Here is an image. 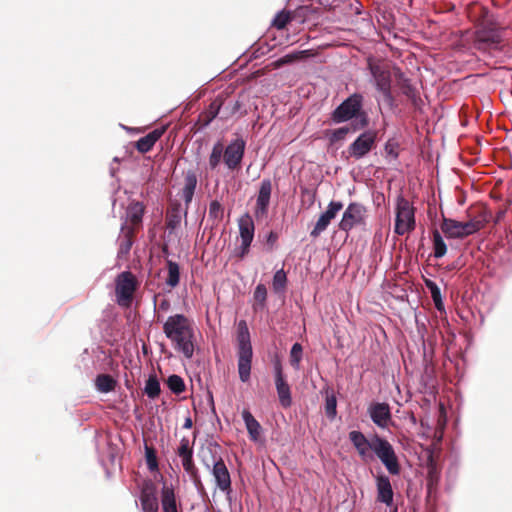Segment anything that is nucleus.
I'll use <instances>...</instances> for the list:
<instances>
[{"mask_svg":"<svg viewBox=\"0 0 512 512\" xmlns=\"http://www.w3.org/2000/svg\"><path fill=\"white\" fill-rule=\"evenodd\" d=\"M163 333L173 348L187 359L194 354V329L192 321L184 314L169 316L163 323Z\"/></svg>","mask_w":512,"mask_h":512,"instance_id":"nucleus-1","label":"nucleus"},{"mask_svg":"<svg viewBox=\"0 0 512 512\" xmlns=\"http://www.w3.org/2000/svg\"><path fill=\"white\" fill-rule=\"evenodd\" d=\"M363 96L354 93L345 99L331 114V120L334 123H343L352 119L356 122L352 124V131L364 129L368 126V115L363 111Z\"/></svg>","mask_w":512,"mask_h":512,"instance_id":"nucleus-2","label":"nucleus"},{"mask_svg":"<svg viewBox=\"0 0 512 512\" xmlns=\"http://www.w3.org/2000/svg\"><path fill=\"white\" fill-rule=\"evenodd\" d=\"M489 220L490 213L485 208H480L477 215L466 222L444 217L440 227L447 238L463 239L484 228Z\"/></svg>","mask_w":512,"mask_h":512,"instance_id":"nucleus-3","label":"nucleus"},{"mask_svg":"<svg viewBox=\"0 0 512 512\" xmlns=\"http://www.w3.org/2000/svg\"><path fill=\"white\" fill-rule=\"evenodd\" d=\"M236 341L238 374L240 380L246 383L251 377L253 349L249 328L245 320L238 322Z\"/></svg>","mask_w":512,"mask_h":512,"instance_id":"nucleus-4","label":"nucleus"},{"mask_svg":"<svg viewBox=\"0 0 512 512\" xmlns=\"http://www.w3.org/2000/svg\"><path fill=\"white\" fill-rule=\"evenodd\" d=\"M139 283L131 271L120 273L115 279L116 302L119 306L129 308L133 302L134 294Z\"/></svg>","mask_w":512,"mask_h":512,"instance_id":"nucleus-5","label":"nucleus"},{"mask_svg":"<svg viewBox=\"0 0 512 512\" xmlns=\"http://www.w3.org/2000/svg\"><path fill=\"white\" fill-rule=\"evenodd\" d=\"M395 212L394 232L401 236L412 232L416 227L415 208L401 195L397 197Z\"/></svg>","mask_w":512,"mask_h":512,"instance_id":"nucleus-6","label":"nucleus"},{"mask_svg":"<svg viewBox=\"0 0 512 512\" xmlns=\"http://www.w3.org/2000/svg\"><path fill=\"white\" fill-rule=\"evenodd\" d=\"M201 462L207 469L212 467V475L215 478L217 487L222 492H231L230 473L222 457L216 456L212 450L209 449V457L203 456Z\"/></svg>","mask_w":512,"mask_h":512,"instance_id":"nucleus-7","label":"nucleus"},{"mask_svg":"<svg viewBox=\"0 0 512 512\" xmlns=\"http://www.w3.org/2000/svg\"><path fill=\"white\" fill-rule=\"evenodd\" d=\"M373 452L380 459L391 475H399L401 467L398 457L390 442L378 435H374Z\"/></svg>","mask_w":512,"mask_h":512,"instance_id":"nucleus-8","label":"nucleus"},{"mask_svg":"<svg viewBox=\"0 0 512 512\" xmlns=\"http://www.w3.org/2000/svg\"><path fill=\"white\" fill-rule=\"evenodd\" d=\"M367 217V208L359 202H352L343 212L342 219L339 222V229L349 232L355 227L365 226Z\"/></svg>","mask_w":512,"mask_h":512,"instance_id":"nucleus-9","label":"nucleus"},{"mask_svg":"<svg viewBox=\"0 0 512 512\" xmlns=\"http://www.w3.org/2000/svg\"><path fill=\"white\" fill-rule=\"evenodd\" d=\"M377 135L376 130H366L360 134L348 147L350 157L358 160L366 156L376 147Z\"/></svg>","mask_w":512,"mask_h":512,"instance_id":"nucleus-10","label":"nucleus"},{"mask_svg":"<svg viewBox=\"0 0 512 512\" xmlns=\"http://www.w3.org/2000/svg\"><path fill=\"white\" fill-rule=\"evenodd\" d=\"M306 10L305 7H299L293 11L283 9L275 15L271 21V27L277 30H284L288 29L289 26L292 27L293 23L301 24L304 22Z\"/></svg>","mask_w":512,"mask_h":512,"instance_id":"nucleus-11","label":"nucleus"},{"mask_svg":"<svg viewBox=\"0 0 512 512\" xmlns=\"http://www.w3.org/2000/svg\"><path fill=\"white\" fill-rule=\"evenodd\" d=\"M274 376H275V386L278 394L279 402L283 408H288L292 404L291 397V389L289 384L287 383L281 361L276 359L274 361Z\"/></svg>","mask_w":512,"mask_h":512,"instance_id":"nucleus-12","label":"nucleus"},{"mask_svg":"<svg viewBox=\"0 0 512 512\" xmlns=\"http://www.w3.org/2000/svg\"><path fill=\"white\" fill-rule=\"evenodd\" d=\"M246 143L242 138L232 141L226 148L223 147V161L230 170L240 167Z\"/></svg>","mask_w":512,"mask_h":512,"instance_id":"nucleus-13","label":"nucleus"},{"mask_svg":"<svg viewBox=\"0 0 512 512\" xmlns=\"http://www.w3.org/2000/svg\"><path fill=\"white\" fill-rule=\"evenodd\" d=\"M140 502L143 512H158L157 488L152 480H145L141 487Z\"/></svg>","mask_w":512,"mask_h":512,"instance_id":"nucleus-14","label":"nucleus"},{"mask_svg":"<svg viewBox=\"0 0 512 512\" xmlns=\"http://www.w3.org/2000/svg\"><path fill=\"white\" fill-rule=\"evenodd\" d=\"M369 70L376 82L377 88L385 95L390 96L391 90V74L390 71L383 66L374 63L373 61H368Z\"/></svg>","mask_w":512,"mask_h":512,"instance_id":"nucleus-15","label":"nucleus"},{"mask_svg":"<svg viewBox=\"0 0 512 512\" xmlns=\"http://www.w3.org/2000/svg\"><path fill=\"white\" fill-rule=\"evenodd\" d=\"M349 439L362 460L373 458L371 451H373L374 436L371 439H367L362 432L353 430L349 432Z\"/></svg>","mask_w":512,"mask_h":512,"instance_id":"nucleus-16","label":"nucleus"},{"mask_svg":"<svg viewBox=\"0 0 512 512\" xmlns=\"http://www.w3.org/2000/svg\"><path fill=\"white\" fill-rule=\"evenodd\" d=\"M290 34H263L258 40V51L261 54H267L279 45H289Z\"/></svg>","mask_w":512,"mask_h":512,"instance_id":"nucleus-17","label":"nucleus"},{"mask_svg":"<svg viewBox=\"0 0 512 512\" xmlns=\"http://www.w3.org/2000/svg\"><path fill=\"white\" fill-rule=\"evenodd\" d=\"M272 192V183L270 179L262 180L260 184V189L258 192L256 206H255V216L257 218L263 217L268 212V207L270 204V197Z\"/></svg>","mask_w":512,"mask_h":512,"instance_id":"nucleus-18","label":"nucleus"},{"mask_svg":"<svg viewBox=\"0 0 512 512\" xmlns=\"http://www.w3.org/2000/svg\"><path fill=\"white\" fill-rule=\"evenodd\" d=\"M368 412L372 421L380 428H386L391 421L390 406L387 403H373Z\"/></svg>","mask_w":512,"mask_h":512,"instance_id":"nucleus-19","label":"nucleus"},{"mask_svg":"<svg viewBox=\"0 0 512 512\" xmlns=\"http://www.w3.org/2000/svg\"><path fill=\"white\" fill-rule=\"evenodd\" d=\"M377 500L381 503L391 506L393 503L394 492L388 476L381 474L376 477Z\"/></svg>","mask_w":512,"mask_h":512,"instance_id":"nucleus-20","label":"nucleus"},{"mask_svg":"<svg viewBox=\"0 0 512 512\" xmlns=\"http://www.w3.org/2000/svg\"><path fill=\"white\" fill-rule=\"evenodd\" d=\"M198 179L197 174L194 170H188L184 174L183 187L181 189V196L184 199L186 211L192 202L196 187H197Z\"/></svg>","mask_w":512,"mask_h":512,"instance_id":"nucleus-21","label":"nucleus"},{"mask_svg":"<svg viewBox=\"0 0 512 512\" xmlns=\"http://www.w3.org/2000/svg\"><path fill=\"white\" fill-rule=\"evenodd\" d=\"M145 212V207L141 202H132L129 204L127 208V219L123 225H127L128 227H133L134 231L137 230L142 225V218Z\"/></svg>","mask_w":512,"mask_h":512,"instance_id":"nucleus-22","label":"nucleus"},{"mask_svg":"<svg viewBox=\"0 0 512 512\" xmlns=\"http://www.w3.org/2000/svg\"><path fill=\"white\" fill-rule=\"evenodd\" d=\"M165 132V128H156L149 132L147 135L141 137L139 140L135 142V148L140 153L149 152L155 143L162 137Z\"/></svg>","mask_w":512,"mask_h":512,"instance_id":"nucleus-23","label":"nucleus"},{"mask_svg":"<svg viewBox=\"0 0 512 512\" xmlns=\"http://www.w3.org/2000/svg\"><path fill=\"white\" fill-rule=\"evenodd\" d=\"M241 242L252 243L254 239L255 225L252 217L246 213L238 220Z\"/></svg>","mask_w":512,"mask_h":512,"instance_id":"nucleus-24","label":"nucleus"},{"mask_svg":"<svg viewBox=\"0 0 512 512\" xmlns=\"http://www.w3.org/2000/svg\"><path fill=\"white\" fill-rule=\"evenodd\" d=\"M316 55V52L313 49H306L301 51L292 52L289 54H286L285 56L279 58L278 60L274 61L271 65L274 68H280L283 65L291 64L295 61H299L305 58L313 57Z\"/></svg>","mask_w":512,"mask_h":512,"instance_id":"nucleus-25","label":"nucleus"},{"mask_svg":"<svg viewBox=\"0 0 512 512\" xmlns=\"http://www.w3.org/2000/svg\"><path fill=\"white\" fill-rule=\"evenodd\" d=\"M475 41L477 49L491 52L498 49L501 42L500 34H477Z\"/></svg>","mask_w":512,"mask_h":512,"instance_id":"nucleus-26","label":"nucleus"},{"mask_svg":"<svg viewBox=\"0 0 512 512\" xmlns=\"http://www.w3.org/2000/svg\"><path fill=\"white\" fill-rule=\"evenodd\" d=\"M136 231H134L133 227H128L127 225H122L121 227V236L120 243L118 249V256H125L130 252V249L133 245V239L135 237Z\"/></svg>","mask_w":512,"mask_h":512,"instance_id":"nucleus-27","label":"nucleus"},{"mask_svg":"<svg viewBox=\"0 0 512 512\" xmlns=\"http://www.w3.org/2000/svg\"><path fill=\"white\" fill-rule=\"evenodd\" d=\"M161 504L163 512H178L176 496L172 486L163 485L161 490Z\"/></svg>","mask_w":512,"mask_h":512,"instance_id":"nucleus-28","label":"nucleus"},{"mask_svg":"<svg viewBox=\"0 0 512 512\" xmlns=\"http://www.w3.org/2000/svg\"><path fill=\"white\" fill-rule=\"evenodd\" d=\"M182 461V466L185 472H187L193 481L194 485L200 489L203 487L202 481L198 472L197 467L195 466L194 460H193V453L188 455L180 456Z\"/></svg>","mask_w":512,"mask_h":512,"instance_id":"nucleus-29","label":"nucleus"},{"mask_svg":"<svg viewBox=\"0 0 512 512\" xmlns=\"http://www.w3.org/2000/svg\"><path fill=\"white\" fill-rule=\"evenodd\" d=\"M242 418L245 422L246 429L250 436V439L257 441L260 438L262 427L260 423L255 419L251 412L247 409L242 411Z\"/></svg>","mask_w":512,"mask_h":512,"instance_id":"nucleus-30","label":"nucleus"},{"mask_svg":"<svg viewBox=\"0 0 512 512\" xmlns=\"http://www.w3.org/2000/svg\"><path fill=\"white\" fill-rule=\"evenodd\" d=\"M181 222V205L180 203L176 202L171 204L167 216H166V225L167 228L174 230L176 227L179 226Z\"/></svg>","mask_w":512,"mask_h":512,"instance_id":"nucleus-31","label":"nucleus"},{"mask_svg":"<svg viewBox=\"0 0 512 512\" xmlns=\"http://www.w3.org/2000/svg\"><path fill=\"white\" fill-rule=\"evenodd\" d=\"M167 270L168 276L166 278V284L169 287L174 288L179 284L180 281L179 265L172 260H167Z\"/></svg>","mask_w":512,"mask_h":512,"instance_id":"nucleus-32","label":"nucleus"},{"mask_svg":"<svg viewBox=\"0 0 512 512\" xmlns=\"http://www.w3.org/2000/svg\"><path fill=\"white\" fill-rule=\"evenodd\" d=\"M222 102L218 99L214 100L208 107V109L200 115L199 120L204 126L208 125L219 113Z\"/></svg>","mask_w":512,"mask_h":512,"instance_id":"nucleus-33","label":"nucleus"},{"mask_svg":"<svg viewBox=\"0 0 512 512\" xmlns=\"http://www.w3.org/2000/svg\"><path fill=\"white\" fill-rule=\"evenodd\" d=\"M96 387L100 392L108 393L116 387V381L108 374H100L96 378Z\"/></svg>","mask_w":512,"mask_h":512,"instance_id":"nucleus-34","label":"nucleus"},{"mask_svg":"<svg viewBox=\"0 0 512 512\" xmlns=\"http://www.w3.org/2000/svg\"><path fill=\"white\" fill-rule=\"evenodd\" d=\"M144 391L146 395L151 399H155L159 396L161 388L160 383L155 375L149 376L148 380L146 381Z\"/></svg>","mask_w":512,"mask_h":512,"instance_id":"nucleus-35","label":"nucleus"},{"mask_svg":"<svg viewBox=\"0 0 512 512\" xmlns=\"http://www.w3.org/2000/svg\"><path fill=\"white\" fill-rule=\"evenodd\" d=\"M433 249L436 258H442L447 253V246L438 230L433 232Z\"/></svg>","mask_w":512,"mask_h":512,"instance_id":"nucleus-36","label":"nucleus"},{"mask_svg":"<svg viewBox=\"0 0 512 512\" xmlns=\"http://www.w3.org/2000/svg\"><path fill=\"white\" fill-rule=\"evenodd\" d=\"M223 157V144L221 142H217L214 144L211 154L209 156V167L211 170L216 169Z\"/></svg>","mask_w":512,"mask_h":512,"instance_id":"nucleus-37","label":"nucleus"},{"mask_svg":"<svg viewBox=\"0 0 512 512\" xmlns=\"http://www.w3.org/2000/svg\"><path fill=\"white\" fill-rule=\"evenodd\" d=\"M166 383L168 388L175 394H181L185 391L186 386L184 380L179 375H170Z\"/></svg>","mask_w":512,"mask_h":512,"instance_id":"nucleus-38","label":"nucleus"},{"mask_svg":"<svg viewBox=\"0 0 512 512\" xmlns=\"http://www.w3.org/2000/svg\"><path fill=\"white\" fill-rule=\"evenodd\" d=\"M325 414L331 420H333L336 417L337 399L333 392L330 394L327 392V394H326Z\"/></svg>","mask_w":512,"mask_h":512,"instance_id":"nucleus-39","label":"nucleus"},{"mask_svg":"<svg viewBox=\"0 0 512 512\" xmlns=\"http://www.w3.org/2000/svg\"><path fill=\"white\" fill-rule=\"evenodd\" d=\"M145 459L149 471L154 472L158 470V460L156 450L152 446L145 445Z\"/></svg>","mask_w":512,"mask_h":512,"instance_id":"nucleus-40","label":"nucleus"},{"mask_svg":"<svg viewBox=\"0 0 512 512\" xmlns=\"http://www.w3.org/2000/svg\"><path fill=\"white\" fill-rule=\"evenodd\" d=\"M287 276L283 269L275 272L273 276V289L275 292L283 291L286 288Z\"/></svg>","mask_w":512,"mask_h":512,"instance_id":"nucleus-41","label":"nucleus"},{"mask_svg":"<svg viewBox=\"0 0 512 512\" xmlns=\"http://www.w3.org/2000/svg\"><path fill=\"white\" fill-rule=\"evenodd\" d=\"M208 215L210 218L221 221L224 215V208L221 203L217 200L211 201L209 205Z\"/></svg>","mask_w":512,"mask_h":512,"instance_id":"nucleus-42","label":"nucleus"},{"mask_svg":"<svg viewBox=\"0 0 512 512\" xmlns=\"http://www.w3.org/2000/svg\"><path fill=\"white\" fill-rule=\"evenodd\" d=\"M331 222L327 220L323 215H320L314 228L310 232L312 238H317L324 232Z\"/></svg>","mask_w":512,"mask_h":512,"instance_id":"nucleus-43","label":"nucleus"},{"mask_svg":"<svg viewBox=\"0 0 512 512\" xmlns=\"http://www.w3.org/2000/svg\"><path fill=\"white\" fill-rule=\"evenodd\" d=\"M342 208H343V204L341 202L331 201L328 204L327 210L324 213H322L321 215H323L327 220H329L331 222L336 217L337 213L340 210H342Z\"/></svg>","mask_w":512,"mask_h":512,"instance_id":"nucleus-44","label":"nucleus"},{"mask_svg":"<svg viewBox=\"0 0 512 512\" xmlns=\"http://www.w3.org/2000/svg\"><path fill=\"white\" fill-rule=\"evenodd\" d=\"M302 346L300 343L293 344L290 351V363L293 367H298L302 358Z\"/></svg>","mask_w":512,"mask_h":512,"instance_id":"nucleus-45","label":"nucleus"},{"mask_svg":"<svg viewBox=\"0 0 512 512\" xmlns=\"http://www.w3.org/2000/svg\"><path fill=\"white\" fill-rule=\"evenodd\" d=\"M426 286L429 288L430 292H431V295H432V298H433V301L435 302V305L438 309H440V306L442 305V301H441V294H440V289L439 287L437 286L436 283H434L433 281H426Z\"/></svg>","mask_w":512,"mask_h":512,"instance_id":"nucleus-46","label":"nucleus"},{"mask_svg":"<svg viewBox=\"0 0 512 512\" xmlns=\"http://www.w3.org/2000/svg\"><path fill=\"white\" fill-rule=\"evenodd\" d=\"M191 453H193V446L190 444V441L187 437H183L180 440V445L177 449V454L180 457Z\"/></svg>","mask_w":512,"mask_h":512,"instance_id":"nucleus-47","label":"nucleus"},{"mask_svg":"<svg viewBox=\"0 0 512 512\" xmlns=\"http://www.w3.org/2000/svg\"><path fill=\"white\" fill-rule=\"evenodd\" d=\"M351 130L352 127L350 128L347 126L333 130L330 138L331 142H338L343 140Z\"/></svg>","mask_w":512,"mask_h":512,"instance_id":"nucleus-48","label":"nucleus"},{"mask_svg":"<svg viewBox=\"0 0 512 512\" xmlns=\"http://www.w3.org/2000/svg\"><path fill=\"white\" fill-rule=\"evenodd\" d=\"M301 197L302 200L307 202L309 206L313 205L316 198V190L315 189H309V188H302L301 189Z\"/></svg>","mask_w":512,"mask_h":512,"instance_id":"nucleus-49","label":"nucleus"},{"mask_svg":"<svg viewBox=\"0 0 512 512\" xmlns=\"http://www.w3.org/2000/svg\"><path fill=\"white\" fill-rule=\"evenodd\" d=\"M267 298V289L264 284H258L254 291V299L260 303H264Z\"/></svg>","mask_w":512,"mask_h":512,"instance_id":"nucleus-50","label":"nucleus"},{"mask_svg":"<svg viewBox=\"0 0 512 512\" xmlns=\"http://www.w3.org/2000/svg\"><path fill=\"white\" fill-rule=\"evenodd\" d=\"M438 480H439V471L437 470L436 466L431 463L428 468V484H429V486L437 484Z\"/></svg>","mask_w":512,"mask_h":512,"instance_id":"nucleus-51","label":"nucleus"},{"mask_svg":"<svg viewBox=\"0 0 512 512\" xmlns=\"http://www.w3.org/2000/svg\"><path fill=\"white\" fill-rule=\"evenodd\" d=\"M397 148V143L389 140L385 144L384 150L388 155H391L393 158H396L398 156Z\"/></svg>","mask_w":512,"mask_h":512,"instance_id":"nucleus-52","label":"nucleus"},{"mask_svg":"<svg viewBox=\"0 0 512 512\" xmlns=\"http://www.w3.org/2000/svg\"><path fill=\"white\" fill-rule=\"evenodd\" d=\"M171 307V303L168 299L162 298L157 305L158 313H157V321H160V312H167Z\"/></svg>","mask_w":512,"mask_h":512,"instance_id":"nucleus-53","label":"nucleus"},{"mask_svg":"<svg viewBox=\"0 0 512 512\" xmlns=\"http://www.w3.org/2000/svg\"><path fill=\"white\" fill-rule=\"evenodd\" d=\"M278 241V234L274 231H271L266 239V244L268 246V250L272 251Z\"/></svg>","mask_w":512,"mask_h":512,"instance_id":"nucleus-54","label":"nucleus"},{"mask_svg":"<svg viewBox=\"0 0 512 512\" xmlns=\"http://www.w3.org/2000/svg\"><path fill=\"white\" fill-rule=\"evenodd\" d=\"M250 246L251 243L241 242V245L239 247V257L241 259L244 258L249 253Z\"/></svg>","mask_w":512,"mask_h":512,"instance_id":"nucleus-55","label":"nucleus"},{"mask_svg":"<svg viewBox=\"0 0 512 512\" xmlns=\"http://www.w3.org/2000/svg\"><path fill=\"white\" fill-rule=\"evenodd\" d=\"M192 426H193L192 419H191L190 417H187V418L185 419L184 424H183V428H185V429H190V428H192Z\"/></svg>","mask_w":512,"mask_h":512,"instance_id":"nucleus-56","label":"nucleus"},{"mask_svg":"<svg viewBox=\"0 0 512 512\" xmlns=\"http://www.w3.org/2000/svg\"><path fill=\"white\" fill-rule=\"evenodd\" d=\"M496 30H497V29H496V28H494V27H487V28H485V29H484V31H483V32H489V33H492V32H496Z\"/></svg>","mask_w":512,"mask_h":512,"instance_id":"nucleus-57","label":"nucleus"},{"mask_svg":"<svg viewBox=\"0 0 512 512\" xmlns=\"http://www.w3.org/2000/svg\"><path fill=\"white\" fill-rule=\"evenodd\" d=\"M484 14H485V17H486V18H489V17H490V15H489L488 11H486V10H485V11H484Z\"/></svg>","mask_w":512,"mask_h":512,"instance_id":"nucleus-58","label":"nucleus"},{"mask_svg":"<svg viewBox=\"0 0 512 512\" xmlns=\"http://www.w3.org/2000/svg\"><path fill=\"white\" fill-rule=\"evenodd\" d=\"M158 296H154V303L156 304Z\"/></svg>","mask_w":512,"mask_h":512,"instance_id":"nucleus-59","label":"nucleus"}]
</instances>
